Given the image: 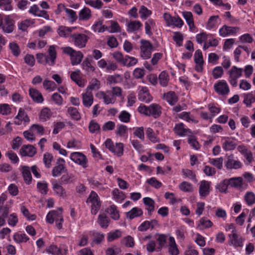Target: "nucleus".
<instances>
[{"mask_svg": "<svg viewBox=\"0 0 255 255\" xmlns=\"http://www.w3.org/2000/svg\"><path fill=\"white\" fill-rule=\"evenodd\" d=\"M239 29L237 27L227 26L225 25L219 30V33L221 36L225 37L228 35L236 33Z\"/></svg>", "mask_w": 255, "mask_h": 255, "instance_id": "nucleus-21", "label": "nucleus"}, {"mask_svg": "<svg viewBox=\"0 0 255 255\" xmlns=\"http://www.w3.org/2000/svg\"><path fill=\"white\" fill-rule=\"evenodd\" d=\"M210 182L206 180H203L201 182L199 192L202 197H206L210 193Z\"/></svg>", "mask_w": 255, "mask_h": 255, "instance_id": "nucleus-19", "label": "nucleus"}, {"mask_svg": "<svg viewBox=\"0 0 255 255\" xmlns=\"http://www.w3.org/2000/svg\"><path fill=\"white\" fill-rule=\"evenodd\" d=\"M58 7L61 9H63L65 11L67 15V16L71 21H75L77 19L76 13L73 10L65 7V6L63 4L58 5Z\"/></svg>", "mask_w": 255, "mask_h": 255, "instance_id": "nucleus-31", "label": "nucleus"}, {"mask_svg": "<svg viewBox=\"0 0 255 255\" xmlns=\"http://www.w3.org/2000/svg\"><path fill=\"white\" fill-rule=\"evenodd\" d=\"M229 182L227 179H225L216 186V189L219 190L220 192L227 193Z\"/></svg>", "mask_w": 255, "mask_h": 255, "instance_id": "nucleus-50", "label": "nucleus"}, {"mask_svg": "<svg viewBox=\"0 0 255 255\" xmlns=\"http://www.w3.org/2000/svg\"><path fill=\"white\" fill-rule=\"evenodd\" d=\"M140 43L141 44L140 47V55L141 57L144 59L150 58L153 49L152 44L148 41L145 40H141Z\"/></svg>", "mask_w": 255, "mask_h": 255, "instance_id": "nucleus-4", "label": "nucleus"}, {"mask_svg": "<svg viewBox=\"0 0 255 255\" xmlns=\"http://www.w3.org/2000/svg\"><path fill=\"white\" fill-rule=\"evenodd\" d=\"M29 91V95L34 101L39 103L43 101L42 96L38 91L34 89H30Z\"/></svg>", "mask_w": 255, "mask_h": 255, "instance_id": "nucleus-28", "label": "nucleus"}, {"mask_svg": "<svg viewBox=\"0 0 255 255\" xmlns=\"http://www.w3.org/2000/svg\"><path fill=\"white\" fill-rule=\"evenodd\" d=\"M68 113L71 116V118L78 121L81 119V116L78 110L74 107H70L68 108Z\"/></svg>", "mask_w": 255, "mask_h": 255, "instance_id": "nucleus-40", "label": "nucleus"}, {"mask_svg": "<svg viewBox=\"0 0 255 255\" xmlns=\"http://www.w3.org/2000/svg\"><path fill=\"white\" fill-rule=\"evenodd\" d=\"M35 148L31 145H24L20 150V153L22 156L32 157L36 153Z\"/></svg>", "mask_w": 255, "mask_h": 255, "instance_id": "nucleus-17", "label": "nucleus"}, {"mask_svg": "<svg viewBox=\"0 0 255 255\" xmlns=\"http://www.w3.org/2000/svg\"><path fill=\"white\" fill-rule=\"evenodd\" d=\"M46 252L53 255H59L61 254V249L54 245H51L46 249Z\"/></svg>", "mask_w": 255, "mask_h": 255, "instance_id": "nucleus-57", "label": "nucleus"}, {"mask_svg": "<svg viewBox=\"0 0 255 255\" xmlns=\"http://www.w3.org/2000/svg\"><path fill=\"white\" fill-rule=\"evenodd\" d=\"M182 15L188 24L189 29L191 31H193L195 29V26L194 22L193 14L190 11L182 12Z\"/></svg>", "mask_w": 255, "mask_h": 255, "instance_id": "nucleus-20", "label": "nucleus"}, {"mask_svg": "<svg viewBox=\"0 0 255 255\" xmlns=\"http://www.w3.org/2000/svg\"><path fill=\"white\" fill-rule=\"evenodd\" d=\"M155 25V22L152 19H149L145 22V29L146 34L151 35L152 34L151 29L154 27Z\"/></svg>", "mask_w": 255, "mask_h": 255, "instance_id": "nucleus-49", "label": "nucleus"}, {"mask_svg": "<svg viewBox=\"0 0 255 255\" xmlns=\"http://www.w3.org/2000/svg\"><path fill=\"white\" fill-rule=\"evenodd\" d=\"M229 185L235 188H240L243 186V178L241 177H233L228 180Z\"/></svg>", "mask_w": 255, "mask_h": 255, "instance_id": "nucleus-33", "label": "nucleus"}, {"mask_svg": "<svg viewBox=\"0 0 255 255\" xmlns=\"http://www.w3.org/2000/svg\"><path fill=\"white\" fill-rule=\"evenodd\" d=\"M29 121L30 119L24 110L20 108L18 114L14 118V123L16 125H20L22 124V122L24 123H29Z\"/></svg>", "mask_w": 255, "mask_h": 255, "instance_id": "nucleus-14", "label": "nucleus"}, {"mask_svg": "<svg viewBox=\"0 0 255 255\" xmlns=\"http://www.w3.org/2000/svg\"><path fill=\"white\" fill-rule=\"evenodd\" d=\"M225 166L227 169L237 170L242 168L243 164L240 160H236L233 154H231L228 156L225 162Z\"/></svg>", "mask_w": 255, "mask_h": 255, "instance_id": "nucleus-7", "label": "nucleus"}, {"mask_svg": "<svg viewBox=\"0 0 255 255\" xmlns=\"http://www.w3.org/2000/svg\"><path fill=\"white\" fill-rule=\"evenodd\" d=\"M9 47L13 55L15 56H18L19 55L20 50L17 43L15 42L10 43L9 44Z\"/></svg>", "mask_w": 255, "mask_h": 255, "instance_id": "nucleus-61", "label": "nucleus"}, {"mask_svg": "<svg viewBox=\"0 0 255 255\" xmlns=\"http://www.w3.org/2000/svg\"><path fill=\"white\" fill-rule=\"evenodd\" d=\"M72 40L75 46L82 48L86 46L88 37L84 34L75 33L71 35Z\"/></svg>", "mask_w": 255, "mask_h": 255, "instance_id": "nucleus-9", "label": "nucleus"}, {"mask_svg": "<svg viewBox=\"0 0 255 255\" xmlns=\"http://www.w3.org/2000/svg\"><path fill=\"white\" fill-rule=\"evenodd\" d=\"M22 173L25 182L29 184L32 180V176L30 169L28 166H24L22 167Z\"/></svg>", "mask_w": 255, "mask_h": 255, "instance_id": "nucleus-32", "label": "nucleus"}, {"mask_svg": "<svg viewBox=\"0 0 255 255\" xmlns=\"http://www.w3.org/2000/svg\"><path fill=\"white\" fill-rule=\"evenodd\" d=\"M13 240L17 243H21L26 242L29 238L25 234L15 233L13 235Z\"/></svg>", "mask_w": 255, "mask_h": 255, "instance_id": "nucleus-42", "label": "nucleus"}, {"mask_svg": "<svg viewBox=\"0 0 255 255\" xmlns=\"http://www.w3.org/2000/svg\"><path fill=\"white\" fill-rule=\"evenodd\" d=\"M43 86L47 90L53 91L56 88V85L53 81L47 79L43 81Z\"/></svg>", "mask_w": 255, "mask_h": 255, "instance_id": "nucleus-60", "label": "nucleus"}, {"mask_svg": "<svg viewBox=\"0 0 255 255\" xmlns=\"http://www.w3.org/2000/svg\"><path fill=\"white\" fill-rule=\"evenodd\" d=\"M107 148L117 156L120 157L123 155L124 151V144L121 142L114 144L112 140L108 138L105 142Z\"/></svg>", "mask_w": 255, "mask_h": 255, "instance_id": "nucleus-3", "label": "nucleus"}, {"mask_svg": "<svg viewBox=\"0 0 255 255\" xmlns=\"http://www.w3.org/2000/svg\"><path fill=\"white\" fill-rule=\"evenodd\" d=\"M51 116L50 110L47 108L43 109L39 115V119L42 121H46Z\"/></svg>", "mask_w": 255, "mask_h": 255, "instance_id": "nucleus-47", "label": "nucleus"}, {"mask_svg": "<svg viewBox=\"0 0 255 255\" xmlns=\"http://www.w3.org/2000/svg\"><path fill=\"white\" fill-rule=\"evenodd\" d=\"M86 202L92 204L91 213L96 215L101 208V202L98 194L95 191H92L88 198Z\"/></svg>", "mask_w": 255, "mask_h": 255, "instance_id": "nucleus-2", "label": "nucleus"}, {"mask_svg": "<svg viewBox=\"0 0 255 255\" xmlns=\"http://www.w3.org/2000/svg\"><path fill=\"white\" fill-rule=\"evenodd\" d=\"M215 91L219 95H227L229 92V87L225 81L222 80L214 85Z\"/></svg>", "mask_w": 255, "mask_h": 255, "instance_id": "nucleus-13", "label": "nucleus"}, {"mask_svg": "<svg viewBox=\"0 0 255 255\" xmlns=\"http://www.w3.org/2000/svg\"><path fill=\"white\" fill-rule=\"evenodd\" d=\"M141 26L142 24L139 21H131L127 25V31L129 32H134L138 30Z\"/></svg>", "mask_w": 255, "mask_h": 255, "instance_id": "nucleus-25", "label": "nucleus"}, {"mask_svg": "<svg viewBox=\"0 0 255 255\" xmlns=\"http://www.w3.org/2000/svg\"><path fill=\"white\" fill-rule=\"evenodd\" d=\"M243 69L237 68L234 66L228 72L229 75V81L233 87H236L237 85V79L242 75Z\"/></svg>", "mask_w": 255, "mask_h": 255, "instance_id": "nucleus-5", "label": "nucleus"}, {"mask_svg": "<svg viewBox=\"0 0 255 255\" xmlns=\"http://www.w3.org/2000/svg\"><path fill=\"white\" fill-rule=\"evenodd\" d=\"M52 189L54 193L60 197L64 198L67 196L65 189L56 181L52 183Z\"/></svg>", "mask_w": 255, "mask_h": 255, "instance_id": "nucleus-22", "label": "nucleus"}, {"mask_svg": "<svg viewBox=\"0 0 255 255\" xmlns=\"http://www.w3.org/2000/svg\"><path fill=\"white\" fill-rule=\"evenodd\" d=\"M222 147L224 150L229 151L235 149L237 143L233 138L229 137H222L221 139Z\"/></svg>", "mask_w": 255, "mask_h": 255, "instance_id": "nucleus-15", "label": "nucleus"}, {"mask_svg": "<svg viewBox=\"0 0 255 255\" xmlns=\"http://www.w3.org/2000/svg\"><path fill=\"white\" fill-rule=\"evenodd\" d=\"M63 51L70 56L72 65L79 64L83 58V54L81 51H76L70 47L64 48Z\"/></svg>", "mask_w": 255, "mask_h": 255, "instance_id": "nucleus-1", "label": "nucleus"}, {"mask_svg": "<svg viewBox=\"0 0 255 255\" xmlns=\"http://www.w3.org/2000/svg\"><path fill=\"white\" fill-rule=\"evenodd\" d=\"M83 69L87 73L93 72L95 71V67L92 65L88 58H86L82 64Z\"/></svg>", "mask_w": 255, "mask_h": 255, "instance_id": "nucleus-43", "label": "nucleus"}, {"mask_svg": "<svg viewBox=\"0 0 255 255\" xmlns=\"http://www.w3.org/2000/svg\"><path fill=\"white\" fill-rule=\"evenodd\" d=\"M122 236L121 232L118 230L115 232H110L108 234L107 239L109 242H112L116 240Z\"/></svg>", "mask_w": 255, "mask_h": 255, "instance_id": "nucleus-58", "label": "nucleus"}, {"mask_svg": "<svg viewBox=\"0 0 255 255\" xmlns=\"http://www.w3.org/2000/svg\"><path fill=\"white\" fill-rule=\"evenodd\" d=\"M142 214V211L137 207L133 208L130 211L127 212V217L130 219L140 216Z\"/></svg>", "mask_w": 255, "mask_h": 255, "instance_id": "nucleus-35", "label": "nucleus"}, {"mask_svg": "<svg viewBox=\"0 0 255 255\" xmlns=\"http://www.w3.org/2000/svg\"><path fill=\"white\" fill-rule=\"evenodd\" d=\"M167 236L164 234H159L158 235V237L156 239L158 247L157 248V251H161L162 247H165L167 241Z\"/></svg>", "mask_w": 255, "mask_h": 255, "instance_id": "nucleus-39", "label": "nucleus"}, {"mask_svg": "<svg viewBox=\"0 0 255 255\" xmlns=\"http://www.w3.org/2000/svg\"><path fill=\"white\" fill-rule=\"evenodd\" d=\"M4 22L2 28L3 31L7 33L12 32L14 28V21L10 18L9 15H5Z\"/></svg>", "mask_w": 255, "mask_h": 255, "instance_id": "nucleus-16", "label": "nucleus"}, {"mask_svg": "<svg viewBox=\"0 0 255 255\" xmlns=\"http://www.w3.org/2000/svg\"><path fill=\"white\" fill-rule=\"evenodd\" d=\"M62 208H59L58 210H52L46 216V221L49 224H53L57 220H62Z\"/></svg>", "mask_w": 255, "mask_h": 255, "instance_id": "nucleus-12", "label": "nucleus"}, {"mask_svg": "<svg viewBox=\"0 0 255 255\" xmlns=\"http://www.w3.org/2000/svg\"><path fill=\"white\" fill-rule=\"evenodd\" d=\"M11 3V0H0V8L6 11H10L12 9Z\"/></svg>", "mask_w": 255, "mask_h": 255, "instance_id": "nucleus-53", "label": "nucleus"}, {"mask_svg": "<svg viewBox=\"0 0 255 255\" xmlns=\"http://www.w3.org/2000/svg\"><path fill=\"white\" fill-rule=\"evenodd\" d=\"M100 87V82L97 79L92 80L90 85L87 88L86 91L98 90Z\"/></svg>", "mask_w": 255, "mask_h": 255, "instance_id": "nucleus-56", "label": "nucleus"}, {"mask_svg": "<svg viewBox=\"0 0 255 255\" xmlns=\"http://www.w3.org/2000/svg\"><path fill=\"white\" fill-rule=\"evenodd\" d=\"M96 96L99 99H103L104 103L107 105L114 103L116 100V98L113 97L110 91H99L97 93Z\"/></svg>", "mask_w": 255, "mask_h": 255, "instance_id": "nucleus-11", "label": "nucleus"}, {"mask_svg": "<svg viewBox=\"0 0 255 255\" xmlns=\"http://www.w3.org/2000/svg\"><path fill=\"white\" fill-rule=\"evenodd\" d=\"M230 245H233L236 248L242 247L244 239L237 233L236 230H233L232 234L229 235Z\"/></svg>", "mask_w": 255, "mask_h": 255, "instance_id": "nucleus-8", "label": "nucleus"}, {"mask_svg": "<svg viewBox=\"0 0 255 255\" xmlns=\"http://www.w3.org/2000/svg\"><path fill=\"white\" fill-rule=\"evenodd\" d=\"M146 134L149 140L152 142L155 143L158 141V138L155 135L152 128H147L146 131Z\"/></svg>", "mask_w": 255, "mask_h": 255, "instance_id": "nucleus-64", "label": "nucleus"}, {"mask_svg": "<svg viewBox=\"0 0 255 255\" xmlns=\"http://www.w3.org/2000/svg\"><path fill=\"white\" fill-rule=\"evenodd\" d=\"M111 217L115 220H117L120 218L119 211L117 210V207L115 205H113L109 208Z\"/></svg>", "mask_w": 255, "mask_h": 255, "instance_id": "nucleus-55", "label": "nucleus"}, {"mask_svg": "<svg viewBox=\"0 0 255 255\" xmlns=\"http://www.w3.org/2000/svg\"><path fill=\"white\" fill-rule=\"evenodd\" d=\"M73 29L74 28L61 26L58 28L57 32L60 36L66 37L71 34Z\"/></svg>", "mask_w": 255, "mask_h": 255, "instance_id": "nucleus-36", "label": "nucleus"}, {"mask_svg": "<svg viewBox=\"0 0 255 255\" xmlns=\"http://www.w3.org/2000/svg\"><path fill=\"white\" fill-rule=\"evenodd\" d=\"M159 81L161 86L165 87L167 85L169 81V76L164 71L162 72L159 76Z\"/></svg>", "mask_w": 255, "mask_h": 255, "instance_id": "nucleus-51", "label": "nucleus"}, {"mask_svg": "<svg viewBox=\"0 0 255 255\" xmlns=\"http://www.w3.org/2000/svg\"><path fill=\"white\" fill-rule=\"evenodd\" d=\"M150 116H153L155 118L159 117L161 114V107L156 104H152L149 106Z\"/></svg>", "mask_w": 255, "mask_h": 255, "instance_id": "nucleus-30", "label": "nucleus"}, {"mask_svg": "<svg viewBox=\"0 0 255 255\" xmlns=\"http://www.w3.org/2000/svg\"><path fill=\"white\" fill-rule=\"evenodd\" d=\"M143 201L144 204L147 206L146 209L148 214L150 215L151 212L154 210V201L149 197H145L143 199Z\"/></svg>", "mask_w": 255, "mask_h": 255, "instance_id": "nucleus-34", "label": "nucleus"}, {"mask_svg": "<svg viewBox=\"0 0 255 255\" xmlns=\"http://www.w3.org/2000/svg\"><path fill=\"white\" fill-rule=\"evenodd\" d=\"M168 252L171 255H178L179 251L173 237L169 239Z\"/></svg>", "mask_w": 255, "mask_h": 255, "instance_id": "nucleus-23", "label": "nucleus"}, {"mask_svg": "<svg viewBox=\"0 0 255 255\" xmlns=\"http://www.w3.org/2000/svg\"><path fill=\"white\" fill-rule=\"evenodd\" d=\"M138 60L136 58L126 55L125 57V59L123 65L127 67H131L135 65L137 63Z\"/></svg>", "mask_w": 255, "mask_h": 255, "instance_id": "nucleus-38", "label": "nucleus"}, {"mask_svg": "<svg viewBox=\"0 0 255 255\" xmlns=\"http://www.w3.org/2000/svg\"><path fill=\"white\" fill-rule=\"evenodd\" d=\"M179 188L181 191L186 192H192L193 190L192 184L186 181L181 182L179 185Z\"/></svg>", "mask_w": 255, "mask_h": 255, "instance_id": "nucleus-52", "label": "nucleus"}, {"mask_svg": "<svg viewBox=\"0 0 255 255\" xmlns=\"http://www.w3.org/2000/svg\"><path fill=\"white\" fill-rule=\"evenodd\" d=\"M174 129L175 133L180 136L188 135L192 133L189 129L184 128V125L182 123L176 125Z\"/></svg>", "mask_w": 255, "mask_h": 255, "instance_id": "nucleus-24", "label": "nucleus"}, {"mask_svg": "<svg viewBox=\"0 0 255 255\" xmlns=\"http://www.w3.org/2000/svg\"><path fill=\"white\" fill-rule=\"evenodd\" d=\"M139 13L140 14V17L145 19L151 14V11L145 6L142 5L139 9Z\"/></svg>", "mask_w": 255, "mask_h": 255, "instance_id": "nucleus-59", "label": "nucleus"}, {"mask_svg": "<svg viewBox=\"0 0 255 255\" xmlns=\"http://www.w3.org/2000/svg\"><path fill=\"white\" fill-rule=\"evenodd\" d=\"M244 200L249 206L255 203V195L252 192H247L244 196Z\"/></svg>", "mask_w": 255, "mask_h": 255, "instance_id": "nucleus-41", "label": "nucleus"}, {"mask_svg": "<svg viewBox=\"0 0 255 255\" xmlns=\"http://www.w3.org/2000/svg\"><path fill=\"white\" fill-rule=\"evenodd\" d=\"M110 220L105 214H100L99 215L98 222L100 226L103 228H107L109 226Z\"/></svg>", "mask_w": 255, "mask_h": 255, "instance_id": "nucleus-37", "label": "nucleus"}, {"mask_svg": "<svg viewBox=\"0 0 255 255\" xmlns=\"http://www.w3.org/2000/svg\"><path fill=\"white\" fill-rule=\"evenodd\" d=\"M70 159L75 163L85 168L88 167V159L86 156L82 153L75 152L70 155Z\"/></svg>", "mask_w": 255, "mask_h": 255, "instance_id": "nucleus-6", "label": "nucleus"}, {"mask_svg": "<svg viewBox=\"0 0 255 255\" xmlns=\"http://www.w3.org/2000/svg\"><path fill=\"white\" fill-rule=\"evenodd\" d=\"M65 168V165H62V164H59L58 165L57 164V165L54 166L52 169V176L55 177L60 176Z\"/></svg>", "mask_w": 255, "mask_h": 255, "instance_id": "nucleus-44", "label": "nucleus"}, {"mask_svg": "<svg viewBox=\"0 0 255 255\" xmlns=\"http://www.w3.org/2000/svg\"><path fill=\"white\" fill-rule=\"evenodd\" d=\"M92 16L91 10L87 7H85L81 10L79 13V19L80 20H88Z\"/></svg>", "mask_w": 255, "mask_h": 255, "instance_id": "nucleus-29", "label": "nucleus"}, {"mask_svg": "<svg viewBox=\"0 0 255 255\" xmlns=\"http://www.w3.org/2000/svg\"><path fill=\"white\" fill-rule=\"evenodd\" d=\"M82 99L83 105L86 108H90L93 103V95L90 91H86L82 95Z\"/></svg>", "mask_w": 255, "mask_h": 255, "instance_id": "nucleus-18", "label": "nucleus"}, {"mask_svg": "<svg viewBox=\"0 0 255 255\" xmlns=\"http://www.w3.org/2000/svg\"><path fill=\"white\" fill-rule=\"evenodd\" d=\"M122 77L119 74L109 76L107 78V83L109 84H116L122 82Z\"/></svg>", "mask_w": 255, "mask_h": 255, "instance_id": "nucleus-46", "label": "nucleus"}, {"mask_svg": "<svg viewBox=\"0 0 255 255\" xmlns=\"http://www.w3.org/2000/svg\"><path fill=\"white\" fill-rule=\"evenodd\" d=\"M85 2L87 4L95 8H100L103 5V2L100 0H88Z\"/></svg>", "mask_w": 255, "mask_h": 255, "instance_id": "nucleus-62", "label": "nucleus"}, {"mask_svg": "<svg viewBox=\"0 0 255 255\" xmlns=\"http://www.w3.org/2000/svg\"><path fill=\"white\" fill-rule=\"evenodd\" d=\"M138 99L141 102L149 103L152 100V97L150 94L148 88L142 86L138 88Z\"/></svg>", "mask_w": 255, "mask_h": 255, "instance_id": "nucleus-10", "label": "nucleus"}, {"mask_svg": "<svg viewBox=\"0 0 255 255\" xmlns=\"http://www.w3.org/2000/svg\"><path fill=\"white\" fill-rule=\"evenodd\" d=\"M55 47V46L51 45L48 49L49 55L50 56V65H53L55 64V60L56 58Z\"/></svg>", "mask_w": 255, "mask_h": 255, "instance_id": "nucleus-54", "label": "nucleus"}, {"mask_svg": "<svg viewBox=\"0 0 255 255\" xmlns=\"http://www.w3.org/2000/svg\"><path fill=\"white\" fill-rule=\"evenodd\" d=\"M80 71L77 70L73 72L70 75L71 79L74 81L79 86L83 87L84 86V82L82 80L80 75Z\"/></svg>", "mask_w": 255, "mask_h": 255, "instance_id": "nucleus-27", "label": "nucleus"}, {"mask_svg": "<svg viewBox=\"0 0 255 255\" xmlns=\"http://www.w3.org/2000/svg\"><path fill=\"white\" fill-rule=\"evenodd\" d=\"M209 162L218 169H221L223 167V157L210 158Z\"/></svg>", "mask_w": 255, "mask_h": 255, "instance_id": "nucleus-48", "label": "nucleus"}, {"mask_svg": "<svg viewBox=\"0 0 255 255\" xmlns=\"http://www.w3.org/2000/svg\"><path fill=\"white\" fill-rule=\"evenodd\" d=\"M164 98L171 105H175L178 101L177 96L172 91L164 94Z\"/></svg>", "mask_w": 255, "mask_h": 255, "instance_id": "nucleus-26", "label": "nucleus"}, {"mask_svg": "<svg viewBox=\"0 0 255 255\" xmlns=\"http://www.w3.org/2000/svg\"><path fill=\"white\" fill-rule=\"evenodd\" d=\"M53 159V156L52 154L46 152L43 155V161L45 167L49 168L51 166V162Z\"/></svg>", "mask_w": 255, "mask_h": 255, "instance_id": "nucleus-45", "label": "nucleus"}, {"mask_svg": "<svg viewBox=\"0 0 255 255\" xmlns=\"http://www.w3.org/2000/svg\"><path fill=\"white\" fill-rule=\"evenodd\" d=\"M37 187L41 194H46L48 191V184L46 182H38Z\"/></svg>", "mask_w": 255, "mask_h": 255, "instance_id": "nucleus-63", "label": "nucleus"}]
</instances>
